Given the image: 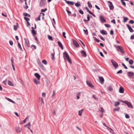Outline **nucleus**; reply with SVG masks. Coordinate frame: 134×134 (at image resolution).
<instances>
[{
	"label": "nucleus",
	"instance_id": "f257e3e1",
	"mask_svg": "<svg viewBox=\"0 0 134 134\" xmlns=\"http://www.w3.org/2000/svg\"><path fill=\"white\" fill-rule=\"evenodd\" d=\"M114 46L118 51L120 52L122 54L125 53L123 48L121 46H117L116 45H114Z\"/></svg>",
	"mask_w": 134,
	"mask_h": 134
},
{
	"label": "nucleus",
	"instance_id": "f03ea898",
	"mask_svg": "<svg viewBox=\"0 0 134 134\" xmlns=\"http://www.w3.org/2000/svg\"><path fill=\"white\" fill-rule=\"evenodd\" d=\"M121 101L123 103L127 105V106L130 108H133V107L131 102L126 100L123 101L121 100Z\"/></svg>",
	"mask_w": 134,
	"mask_h": 134
},
{
	"label": "nucleus",
	"instance_id": "7ed1b4c3",
	"mask_svg": "<svg viewBox=\"0 0 134 134\" xmlns=\"http://www.w3.org/2000/svg\"><path fill=\"white\" fill-rule=\"evenodd\" d=\"M111 62L113 66L115 68H117L118 66V65L117 63L114 61L112 59L111 60Z\"/></svg>",
	"mask_w": 134,
	"mask_h": 134
},
{
	"label": "nucleus",
	"instance_id": "20e7f679",
	"mask_svg": "<svg viewBox=\"0 0 134 134\" xmlns=\"http://www.w3.org/2000/svg\"><path fill=\"white\" fill-rule=\"evenodd\" d=\"M72 42L73 44L75 47L78 48L79 47V44L76 40L73 39Z\"/></svg>",
	"mask_w": 134,
	"mask_h": 134
},
{
	"label": "nucleus",
	"instance_id": "39448f33",
	"mask_svg": "<svg viewBox=\"0 0 134 134\" xmlns=\"http://www.w3.org/2000/svg\"><path fill=\"white\" fill-rule=\"evenodd\" d=\"M46 3L45 1L44 0H41L39 6L41 7H42L45 5Z\"/></svg>",
	"mask_w": 134,
	"mask_h": 134
},
{
	"label": "nucleus",
	"instance_id": "423d86ee",
	"mask_svg": "<svg viewBox=\"0 0 134 134\" xmlns=\"http://www.w3.org/2000/svg\"><path fill=\"white\" fill-rule=\"evenodd\" d=\"M99 19L100 20L102 23H103L105 22L106 21L105 19H104V17L103 16L100 15L99 16Z\"/></svg>",
	"mask_w": 134,
	"mask_h": 134
},
{
	"label": "nucleus",
	"instance_id": "0eeeda50",
	"mask_svg": "<svg viewBox=\"0 0 134 134\" xmlns=\"http://www.w3.org/2000/svg\"><path fill=\"white\" fill-rule=\"evenodd\" d=\"M108 3H109V6L110 8V10H112L114 8V7L112 3L110 1H108Z\"/></svg>",
	"mask_w": 134,
	"mask_h": 134
},
{
	"label": "nucleus",
	"instance_id": "6e6552de",
	"mask_svg": "<svg viewBox=\"0 0 134 134\" xmlns=\"http://www.w3.org/2000/svg\"><path fill=\"white\" fill-rule=\"evenodd\" d=\"M25 41V44L27 47H29L30 45V43L29 40L25 38H24Z\"/></svg>",
	"mask_w": 134,
	"mask_h": 134
},
{
	"label": "nucleus",
	"instance_id": "1a4fd4ad",
	"mask_svg": "<svg viewBox=\"0 0 134 134\" xmlns=\"http://www.w3.org/2000/svg\"><path fill=\"white\" fill-rule=\"evenodd\" d=\"M63 57L64 59L65 58L69 57L68 54L67 53L66 51H65L63 53Z\"/></svg>",
	"mask_w": 134,
	"mask_h": 134
},
{
	"label": "nucleus",
	"instance_id": "9d476101",
	"mask_svg": "<svg viewBox=\"0 0 134 134\" xmlns=\"http://www.w3.org/2000/svg\"><path fill=\"white\" fill-rule=\"evenodd\" d=\"M86 83L87 85L90 87L91 88H93L94 86L92 84V83L90 81H86Z\"/></svg>",
	"mask_w": 134,
	"mask_h": 134
},
{
	"label": "nucleus",
	"instance_id": "9b49d317",
	"mask_svg": "<svg viewBox=\"0 0 134 134\" xmlns=\"http://www.w3.org/2000/svg\"><path fill=\"white\" fill-rule=\"evenodd\" d=\"M99 78L100 83H101V84H103L104 81V80L103 78L102 77L99 76Z\"/></svg>",
	"mask_w": 134,
	"mask_h": 134
},
{
	"label": "nucleus",
	"instance_id": "f8f14e48",
	"mask_svg": "<svg viewBox=\"0 0 134 134\" xmlns=\"http://www.w3.org/2000/svg\"><path fill=\"white\" fill-rule=\"evenodd\" d=\"M81 53L83 57H86L87 56V54L83 50H82L81 52Z\"/></svg>",
	"mask_w": 134,
	"mask_h": 134
},
{
	"label": "nucleus",
	"instance_id": "ddd939ff",
	"mask_svg": "<svg viewBox=\"0 0 134 134\" xmlns=\"http://www.w3.org/2000/svg\"><path fill=\"white\" fill-rule=\"evenodd\" d=\"M126 26L128 27V29H129L130 31L131 32H132L134 31L133 30L132 28L128 24H127L126 25Z\"/></svg>",
	"mask_w": 134,
	"mask_h": 134
},
{
	"label": "nucleus",
	"instance_id": "4468645a",
	"mask_svg": "<svg viewBox=\"0 0 134 134\" xmlns=\"http://www.w3.org/2000/svg\"><path fill=\"white\" fill-rule=\"evenodd\" d=\"M128 76L129 77H131L134 75V73L132 72H129L127 73Z\"/></svg>",
	"mask_w": 134,
	"mask_h": 134
},
{
	"label": "nucleus",
	"instance_id": "2eb2a0df",
	"mask_svg": "<svg viewBox=\"0 0 134 134\" xmlns=\"http://www.w3.org/2000/svg\"><path fill=\"white\" fill-rule=\"evenodd\" d=\"M15 130L17 132L20 133L21 132V129L19 127H16Z\"/></svg>",
	"mask_w": 134,
	"mask_h": 134
},
{
	"label": "nucleus",
	"instance_id": "dca6fc26",
	"mask_svg": "<svg viewBox=\"0 0 134 134\" xmlns=\"http://www.w3.org/2000/svg\"><path fill=\"white\" fill-rule=\"evenodd\" d=\"M119 92L121 93H123L124 92V90L122 87H121L119 89Z\"/></svg>",
	"mask_w": 134,
	"mask_h": 134
},
{
	"label": "nucleus",
	"instance_id": "f3484780",
	"mask_svg": "<svg viewBox=\"0 0 134 134\" xmlns=\"http://www.w3.org/2000/svg\"><path fill=\"white\" fill-rule=\"evenodd\" d=\"M34 75L38 80H40L41 76L38 74L37 73H35L34 74Z\"/></svg>",
	"mask_w": 134,
	"mask_h": 134
},
{
	"label": "nucleus",
	"instance_id": "a211bd4d",
	"mask_svg": "<svg viewBox=\"0 0 134 134\" xmlns=\"http://www.w3.org/2000/svg\"><path fill=\"white\" fill-rule=\"evenodd\" d=\"M66 2L69 5H73L75 3L74 2H71L68 1H66Z\"/></svg>",
	"mask_w": 134,
	"mask_h": 134
},
{
	"label": "nucleus",
	"instance_id": "6ab92c4d",
	"mask_svg": "<svg viewBox=\"0 0 134 134\" xmlns=\"http://www.w3.org/2000/svg\"><path fill=\"white\" fill-rule=\"evenodd\" d=\"M101 33L103 35H107V33L106 31L104 30H102L100 31Z\"/></svg>",
	"mask_w": 134,
	"mask_h": 134
},
{
	"label": "nucleus",
	"instance_id": "aec40b11",
	"mask_svg": "<svg viewBox=\"0 0 134 134\" xmlns=\"http://www.w3.org/2000/svg\"><path fill=\"white\" fill-rule=\"evenodd\" d=\"M58 43L59 47H60L62 49H63V46L61 42L60 41H58Z\"/></svg>",
	"mask_w": 134,
	"mask_h": 134
},
{
	"label": "nucleus",
	"instance_id": "412c9836",
	"mask_svg": "<svg viewBox=\"0 0 134 134\" xmlns=\"http://www.w3.org/2000/svg\"><path fill=\"white\" fill-rule=\"evenodd\" d=\"M8 83L9 85L10 86H14V84L13 83L10 81H8Z\"/></svg>",
	"mask_w": 134,
	"mask_h": 134
},
{
	"label": "nucleus",
	"instance_id": "4be33fe9",
	"mask_svg": "<svg viewBox=\"0 0 134 134\" xmlns=\"http://www.w3.org/2000/svg\"><path fill=\"white\" fill-rule=\"evenodd\" d=\"M32 33V34L34 36H35V35L36 34V32L34 30H32L31 31Z\"/></svg>",
	"mask_w": 134,
	"mask_h": 134
},
{
	"label": "nucleus",
	"instance_id": "5701e85b",
	"mask_svg": "<svg viewBox=\"0 0 134 134\" xmlns=\"http://www.w3.org/2000/svg\"><path fill=\"white\" fill-rule=\"evenodd\" d=\"M5 98L10 102H11L13 103H15V102H14L13 100H12L11 99H10L8 98L5 97Z\"/></svg>",
	"mask_w": 134,
	"mask_h": 134
},
{
	"label": "nucleus",
	"instance_id": "b1692460",
	"mask_svg": "<svg viewBox=\"0 0 134 134\" xmlns=\"http://www.w3.org/2000/svg\"><path fill=\"white\" fill-rule=\"evenodd\" d=\"M123 18L124 19L123 22L124 23L126 22L128 20V18L127 17L123 16Z\"/></svg>",
	"mask_w": 134,
	"mask_h": 134
},
{
	"label": "nucleus",
	"instance_id": "393cba45",
	"mask_svg": "<svg viewBox=\"0 0 134 134\" xmlns=\"http://www.w3.org/2000/svg\"><path fill=\"white\" fill-rule=\"evenodd\" d=\"M108 89L109 91H113V89L112 86H109Z\"/></svg>",
	"mask_w": 134,
	"mask_h": 134
},
{
	"label": "nucleus",
	"instance_id": "a878e982",
	"mask_svg": "<svg viewBox=\"0 0 134 134\" xmlns=\"http://www.w3.org/2000/svg\"><path fill=\"white\" fill-rule=\"evenodd\" d=\"M34 82L36 84H40V83L39 81H37L36 79H34Z\"/></svg>",
	"mask_w": 134,
	"mask_h": 134
},
{
	"label": "nucleus",
	"instance_id": "bb28decb",
	"mask_svg": "<svg viewBox=\"0 0 134 134\" xmlns=\"http://www.w3.org/2000/svg\"><path fill=\"white\" fill-rule=\"evenodd\" d=\"M75 5L77 7H79L81 6V5L79 2H77L75 4Z\"/></svg>",
	"mask_w": 134,
	"mask_h": 134
},
{
	"label": "nucleus",
	"instance_id": "cd10ccee",
	"mask_svg": "<svg viewBox=\"0 0 134 134\" xmlns=\"http://www.w3.org/2000/svg\"><path fill=\"white\" fill-rule=\"evenodd\" d=\"M18 43V47L20 49L21 51H22V49L21 48V44H20L18 42V41L17 42Z\"/></svg>",
	"mask_w": 134,
	"mask_h": 134
},
{
	"label": "nucleus",
	"instance_id": "c85d7f7f",
	"mask_svg": "<svg viewBox=\"0 0 134 134\" xmlns=\"http://www.w3.org/2000/svg\"><path fill=\"white\" fill-rule=\"evenodd\" d=\"M120 109V108L118 107L116 108H114L113 109V111H119Z\"/></svg>",
	"mask_w": 134,
	"mask_h": 134
},
{
	"label": "nucleus",
	"instance_id": "c756f323",
	"mask_svg": "<svg viewBox=\"0 0 134 134\" xmlns=\"http://www.w3.org/2000/svg\"><path fill=\"white\" fill-rule=\"evenodd\" d=\"M120 104V103L118 102H115L114 104V106L115 107H117Z\"/></svg>",
	"mask_w": 134,
	"mask_h": 134
},
{
	"label": "nucleus",
	"instance_id": "7c9ffc66",
	"mask_svg": "<svg viewBox=\"0 0 134 134\" xmlns=\"http://www.w3.org/2000/svg\"><path fill=\"white\" fill-rule=\"evenodd\" d=\"M87 4L88 5V6L90 8H92V5L91 3H90L89 1L87 2Z\"/></svg>",
	"mask_w": 134,
	"mask_h": 134
},
{
	"label": "nucleus",
	"instance_id": "2f4dec72",
	"mask_svg": "<svg viewBox=\"0 0 134 134\" xmlns=\"http://www.w3.org/2000/svg\"><path fill=\"white\" fill-rule=\"evenodd\" d=\"M39 99H40V102H41V104H43L44 103V101H43V99L42 98H39Z\"/></svg>",
	"mask_w": 134,
	"mask_h": 134
},
{
	"label": "nucleus",
	"instance_id": "473e14b6",
	"mask_svg": "<svg viewBox=\"0 0 134 134\" xmlns=\"http://www.w3.org/2000/svg\"><path fill=\"white\" fill-rule=\"evenodd\" d=\"M41 16V15H40L38 16V17L36 18L35 20L36 21H38V20H40V17Z\"/></svg>",
	"mask_w": 134,
	"mask_h": 134
},
{
	"label": "nucleus",
	"instance_id": "72a5a7b5",
	"mask_svg": "<svg viewBox=\"0 0 134 134\" xmlns=\"http://www.w3.org/2000/svg\"><path fill=\"white\" fill-rule=\"evenodd\" d=\"M23 15L26 16H27L29 17H30L31 16L29 14H28L26 13H23Z\"/></svg>",
	"mask_w": 134,
	"mask_h": 134
},
{
	"label": "nucleus",
	"instance_id": "f704fd0d",
	"mask_svg": "<svg viewBox=\"0 0 134 134\" xmlns=\"http://www.w3.org/2000/svg\"><path fill=\"white\" fill-rule=\"evenodd\" d=\"M31 125L30 123V122H29L28 124L25 125L24 126V127H25L28 128Z\"/></svg>",
	"mask_w": 134,
	"mask_h": 134
},
{
	"label": "nucleus",
	"instance_id": "c9c22d12",
	"mask_svg": "<svg viewBox=\"0 0 134 134\" xmlns=\"http://www.w3.org/2000/svg\"><path fill=\"white\" fill-rule=\"evenodd\" d=\"M54 54H55L54 53H52V54H51V56H52V59L53 60H54Z\"/></svg>",
	"mask_w": 134,
	"mask_h": 134
},
{
	"label": "nucleus",
	"instance_id": "e433bc0d",
	"mask_svg": "<svg viewBox=\"0 0 134 134\" xmlns=\"http://www.w3.org/2000/svg\"><path fill=\"white\" fill-rule=\"evenodd\" d=\"M82 110H79V115L80 116H81L82 115Z\"/></svg>",
	"mask_w": 134,
	"mask_h": 134
},
{
	"label": "nucleus",
	"instance_id": "4c0bfd02",
	"mask_svg": "<svg viewBox=\"0 0 134 134\" xmlns=\"http://www.w3.org/2000/svg\"><path fill=\"white\" fill-rule=\"evenodd\" d=\"M66 59L68 60V61L69 62V63H71V59L70 58V57H69L66 58Z\"/></svg>",
	"mask_w": 134,
	"mask_h": 134
},
{
	"label": "nucleus",
	"instance_id": "58836bf2",
	"mask_svg": "<svg viewBox=\"0 0 134 134\" xmlns=\"http://www.w3.org/2000/svg\"><path fill=\"white\" fill-rule=\"evenodd\" d=\"M129 63L130 64L132 65L133 63V61L131 59L129 60Z\"/></svg>",
	"mask_w": 134,
	"mask_h": 134
},
{
	"label": "nucleus",
	"instance_id": "ea45409f",
	"mask_svg": "<svg viewBox=\"0 0 134 134\" xmlns=\"http://www.w3.org/2000/svg\"><path fill=\"white\" fill-rule=\"evenodd\" d=\"M80 94H81L80 92H79L77 94V99H79V98H80L79 95H80Z\"/></svg>",
	"mask_w": 134,
	"mask_h": 134
},
{
	"label": "nucleus",
	"instance_id": "a19ab883",
	"mask_svg": "<svg viewBox=\"0 0 134 134\" xmlns=\"http://www.w3.org/2000/svg\"><path fill=\"white\" fill-rule=\"evenodd\" d=\"M83 30L84 31V33L86 35H87L88 34V30L87 29H86L85 30L83 29Z\"/></svg>",
	"mask_w": 134,
	"mask_h": 134
},
{
	"label": "nucleus",
	"instance_id": "79ce46f5",
	"mask_svg": "<svg viewBox=\"0 0 134 134\" xmlns=\"http://www.w3.org/2000/svg\"><path fill=\"white\" fill-rule=\"evenodd\" d=\"M48 38L49 40H51V41H52L53 40L52 36H50L48 35Z\"/></svg>",
	"mask_w": 134,
	"mask_h": 134
},
{
	"label": "nucleus",
	"instance_id": "37998d69",
	"mask_svg": "<svg viewBox=\"0 0 134 134\" xmlns=\"http://www.w3.org/2000/svg\"><path fill=\"white\" fill-rule=\"evenodd\" d=\"M93 38L94 39V40L96 41L97 42L99 43L100 42V41L98 40L96 38V37H93Z\"/></svg>",
	"mask_w": 134,
	"mask_h": 134
},
{
	"label": "nucleus",
	"instance_id": "c03bdc74",
	"mask_svg": "<svg viewBox=\"0 0 134 134\" xmlns=\"http://www.w3.org/2000/svg\"><path fill=\"white\" fill-rule=\"evenodd\" d=\"M42 62L43 63L45 64V65H47V62L46 60H42Z\"/></svg>",
	"mask_w": 134,
	"mask_h": 134
},
{
	"label": "nucleus",
	"instance_id": "a18cd8bd",
	"mask_svg": "<svg viewBox=\"0 0 134 134\" xmlns=\"http://www.w3.org/2000/svg\"><path fill=\"white\" fill-rule=\"evenodd\" d=\"M47 10V8H45L44 9H42L41 10V11L42 12H45Z\"/></svg>",
	"mask_w": 134,
	"mask_h": 134
},
{
	"label": "nucleus",
	"instance_id": "49530a36",
	"mask_svg": "<svg viewBox=\"0 0 134 134\" xmlns=\"http://www.w3.org/2000/svg\"><path fill=\"white\" fill-rule=\"evenodd\" d=\"M104 25L107 27L110 28V25L108 24H105Z\"/></svg>",
	"mask_w": 134,
	"mask_h": 134
},
{
	"label": "nucleus",
	"instance_id": "de8ad7c7",
	"mask_svg": "<svg viewBox=\"0 0 134 134\" xmlns=\"http://www.w3.org/2000/svg\"><path fill=\"white\" fill-rule=\"evenodd\" d=\"M79 11L80 13V14H82V15L84 13L83 12L81 9L79 10Z\"/></svg>",
	"mask_w": 134,
	"mask_h": 134
},
{
	"label": "nucleus",
	"instance_id": "09e8293b",
	"mask_svg": "<svg viewBox=\"0 0 134 134\" xmlns=\"http://www.w3.org/2000/svg\"><path fill=\"white\" fill-rule=\"evenodd\" d=\"M55 91H53V93L52 95V97H54L55 96Z\"/></svg>",
	"mask_w": 134,
	"mask_h": 134
},
{
	"label": "nucleus",
	"instance_id": "8fccbe9b",
	"mask_svg": "<svg viewBox=\"0 0 134 134\" xmlns=\"http://www.w3.org/2000/svg\"><path fill=\"white\" fill-rule=\"evenodd\" d=\"M122 65L124 67V68L126 69H127V68L126 66L125 65V64L123 63H122Z\"/></svg>",
	"mask_w": 134,
	"mask_h": 134
},
{
	"label": "nucleus",
	"instance_id": "3c124183",
	"mask_svg": "<svg viewBox=\"0 0 134 134\" xmlns=\"http://www.w3.org/2000/svg\"><path fill=\"white\" fill-rule=\"evenodd\" d=\"M11 63H12V64H14V62L13 61L14 60V58H13V57H12L11 58Z\"/></svg>",
	"mask_w": 134,
	"mask_h": 134
},
{
	"label": "nucleus",
	"instance_id": "603ef678",
	"mask_svg": "<svg viewBox=\"0 0 134 134\" xmlns=\"http://www.w3.org/2000/svg\"><path fill=\"white\" fill-rule=\"evenodd\" d=\"M66 11L68 14L69 15H70L71 14V12L70 11H69L66 9Z\"/></svg>",
	"mask_w": 134,
	"mask_h": 134
},
{
	"label": "nucleus",
	"instance_id": "864d4df0",
	"mask_svg": "<svg viewBox=\"0 0 134 134\" xmlns=\"http://www.w3.org/2000/svg\"><path fill=\"white\" fill-rule=\"evenodd\" d=\"M24 19L27 22V21H28L29 20H30L29 18H27L26 17H24Z\"/></svg>",
	"mask_w": 134,
	"mask_h": 134
},
{
	"label": "nucleus",
	"instance_id": "5fc2aeb1",
	"mask_svg": "<svg viewBox=\"0 0 134 134\" xmlns=\"http://www.w3.org/2000/svg\"><path fill=\"white\" fill-rule=\"evenodd\" d=\"M125 118H126L129 119L130 118V116L128 115L127 114H125Z\"/></svg>",
	"mask_w": 134,
	"mask_h": 134
},
{
	"label": "nucleus",
	"instance_id": "6e6d98bb",
	"mask_svg": "<svg viewBox=\"0 0 134 134\" xmlns=\"http://www.w3.org/2000/svg\"><path fill=\"white\" fill-rule=\"evenodd\" d=\"M28 118V117H27L23 121V123H25L26 122V120Z\"/></svg>",
	"mask_w": 134,
	"mask_h": 134
},
{
	"label": "nucleus",
	"instance_id": "4d7b16f0",
	"mask_svg": "<svg viewBox=\"0 0 134 134\" xmlns=\"http://www.w3.org/2000/svg\"><path fill=\"white\" fill-rule=\"evenodd\" d=\"M122 72V70H120L117 72V73L118 74H121Z\"/></svg>",
	"mask_w": 134,
	"mask_h": 134
},
{
	"label": "nucleus",
	"instance_id": "13d9d810",
	"mask_svg": "<svg viewBox=\"0 0 134 134\" xmlns=\"http://www.w3.org/2000/svg\"><path fill=\"white\" fill-rule=\"evenodd\" d=\"M63 36L64 37L66 38V37L65 36V32H63L62 33Z\"/></svg>",
	"mask_w": 134,
	"mask_h": 134
},
{
	"label": "nucleus",
	"instance_id": "bf43d9fd",
	"mask_svg": "<svg viewBox=\"0 0 134 134\" xmlns=\"http://www.w3.org/2000/svg\"><path fill=\"white\" fill-rule=\"evenodd\" d=\"M100 54V55L102 57L104 58V56L103 55V54L101 52H99Z\"/></svg>",
	"mask_w": 134,
	"mask_h": 134
},
{
	"label": "nucleus",
	"instance_id": "052dcab7",
	"mask_svg": "<svg viewBox=\"0 0 134 134\" xmlns=\"http://www.w3.org/2000/svg\"><path fill=\"white\" fill-rule=\"evenodd\" d=\"M87 20L88 21H89L90 20V17L89 16V14L87 15Z\"/></svg>",
	"mask_w": 134,
	"mask_h": 134
},
{
	"label": "nucleus",
	"instance_id": "680f3d73",
	"mask_svg": "<svg viewBox=\"0 0 134 134\" xmlns=\"http://www.w3.org/2000/svg\"><path fill=\"white\" fill-rule=\"evenodd\" d=\"M7 80L6 79L5 80L3 81V83L5 85H7Z\"/></svg>",
	"mask_w": 134,
	"mask_h": 134
},
{
	"label": "nucleus",
	"instance_id": "e2e57ef3",
	"mask_svg": "<svg viewBox=\"0 0 134 134\" xmlns=\"http://www.w3.org/2000/svg\"><path fill=\"white\" fill-rule=\"evenodd\" d=\"M31 46L32 47H33L34 49H36V46L34 44L32 45Z\"/></svg>",
	"mask_w": 134,
	"mask_h": 134
},
{
	"label": "nucleus",
	"instance_id": "0e129e2a",
	"mask_svg": "<svg viewBox=\"0 0 134 134\" xmlns=\"http://www.w3.org/2000/svg\"><path fill=\"white\" fill-rule=\"evenodd\" d=\"M129 23L131 24H133L134 23V21L132 20H131L130 21Z\"/></svg>",
	"mask_w": 134,
	"mask_h": 134
},
{
	"label": "nucleus",
	"instance_id": "69168bd1",
	"mask_svg": "<svg viewBox=\"0 0 134 134\" xmlns=\"http://www.w3.org/2000/svg\"><path fill=\"white\" fill-rule=\"evenodd\" d=\"M130 39L131 40L134 39V35H132L130 37Z\"/></svg>",
	"mask_w": 134,
	"mask_h": 134
},
{
	"label": "nucleus",
	"instance_id": "338daca9",
	"mask_svg": "<svg viewBox=\"0 0 134 134\" xmlns=\"http://www.w3.org/2000/svg\"><path fill=\"white\" fill-rule=\"evenodd\" d=\"M17 29L18 28L17 26L15 25H14V30H17Z\"/></svg>",
	"mask_w": 134,
	"mask_h": 134
},
{
	"label": "nucleus",
	"instance_id": "774afa93",
	"mask_svg": "<svg viewBox=\"0 0 134 134\" xmlns=\"http://www.w3.org/2000/svg\"><path fill=\"white\" fill-rule=\"evenodd\" d=\"M9 43L10 44L11 46L13 44V42L12 41H10L9 42Z\"/></svg>",
	"mask_w": 134,
	"mask_h": 134
}]
</instances>
